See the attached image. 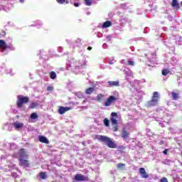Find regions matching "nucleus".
<instances>
[{
  "instance_id": "5fc2aeb1",
  "label": "nucleus",
  "mask_w": 182,
  "mask_h": 182,
  "mask_svg": "<svg viewBox=\"0 0 182 182\" xmlns=\"http://www.w3.org/2000/svg\"><path fill=\"white\" fill-rule=\"evenodd\" d=\"M12 176H13V177H16L17 175L16 173H13Z\"/></svg>"
},
{
  "instance_id": "bf43d9fd",
  "label": "nucleus",
  "mask_w": 182,
  "mask_h": 182,
  "mask_svg": "<svg viewBox=\"0 0 182 182\" xmlns=\"http://www.w3.org/2000/svg\"><path fill=\"white\" fill-rule=\"evenodd\" d=\"M73 1H75V0H70V4H72V2H73Z\"/></svg>"
},
{
  "instance_id": "603ef678",
  "label": "nucleus",
  "mask_w": 182,
  "mask_h": 182,
  "mask_svg": "<svg viewBox=\"0 0 182 182\" xmlns=\"http://www.w3.org/2000/svg\"><path fill=\"white\" fill-rule=\"evenodd\" d=\"M9 167H15V165L11 164L10 165H9Z\"/></svg>"
},
{
  "instance_id": "39448f33",
  "label": "nucleus",
  "mask_w": 182,
  "mask_h": 182,
  "mask_svg": "<svg viewBox=\"0 0 182 182\" xmlns=\"http://www.w3.org/2000/svg\"><path fill=\"white\" fill-rule=\"evenodd\" d=\"M29 102V98L28 97H23V95H18L17 100V107L21 109L23 103H28Z\"/></svg>"
},
{
  "instance_id": "b1692460",
  "label": "nucleus",
  "mask_w": 182,
  "mask_h": 182,
  "mask_svg": "<svg viewBox=\"0 0 182 182\" xmlns=\"http://www.w3.org/2000/svg\"><path fill=\"white\" fill-rule=\"evenodd\" d=\"M171 95L173 100H177V99H178V92H172Z\"/></svg>"
},
{
  "instance_id": "9d476101",
  "label": "nucleus",
  "mask_w": 182,
  "mask_h": 182,
  "mask_svg": "<svg viewBox=\"0 0 182 182\" xmlns=\"http://www.w3.org/2000/svg\"><path fill=\"white\" fill-rule=\"evenodd\" d=\"M18 156H19L18 160L28 159V154L23 149H20L18 152Z\"/></svg>"
},
{
  "instance_id": "1a4fd4ad",
  "label": "nucleus",
  "mask_w": 182,
  "mask_h": 182,
  "mask_svg": "<svg viewBox=\"0 0 182 182\" xmlns=\"http://www.w3.org/2000/svg\"><path fill=\"white\" fill-rule=\"evenodd\" d=\"M74 178L76 181H87V180H89L87 176L82 174H76Z\"/></svg>"
},
{
  "instance_id": "4468645a",
  "label": "nucleus",
  "mask_w": 182,
  "mask_h": 182,
  "mask_svg": "<svg viewBox=\"0 0 182 182\" xmlns=\"http://www.w3.org/2000/svg\"><path fill=\"white\" fill-rule=\"evenodd\" d=\"M13 126L16 130H19V129H22V127H23V123L16 121L13 124Z\"/></svg>"
},
{
  "instance_id": "bb28decb",
  "label": "nucleus",
  "mask_w": 182,
  "mask_h": 182,
  "mask_svg": "<svg viewBox=\"0 0 182 182\" xmlns=\"http://www.w3.org/2000/svg\"><path fill=\"white\" fill-rule=\"evenodd\" d=\"M31 119L32 120H35L36 119H38V114L36 112H33L31 114Z\"/></svg>"
},
{
  "instance_id": "680f3d73",
  "label": "nucleus",
  "mask_w": 182,
  "mask_h": 182,
  "mask_svg": "<svg viewBox=\"0 0 182 182\" xmlns=\"http://www.w3.org/2000/svg\"><path fill=\"white\" fill-rule=\"evenodd\" d=\"M90 13H89V12L87 13V15H90Z\"/></svg>"
},
{
  "instance_id": "ddd939ff",
  "label": "nucleus",
  "mask_w": 182,
  "mask_h": 182,
  "mask_svg": "<svg viewBox=\"0 0 182 182\" xmlns=\"http://www.w3.org/2000/svg\"><path fill=\"white\" fill-rule=\"evenodd\" d=\"M20 163L19 165L22 166L23 167H28L29 166V161H28V159H18Z\"/></svg>"
},
{
  "instance_id": "a211bd4d",
  "label": "nucleus",
  "mask_w": 182,
  "mask_h": 182,
  "mask_svg": "<svg viewBox=\"0 0 182 182\" xmlns=\"http://www.w3.org/2000/svg\"><path fill=\"white\" fill-rule=\"evenodd\" d=\"M41 105L40 101L32 102L29 105V109H35V107H38Z\"/></svg>"
},
{
  "instance_id": "13d9d810",
  "label": "nucleus",
  "mask_w": 182,
  "mask_h": 182,
  "mask_svg": "<svg viewBox=\"0 0 182 182\" xmlns=\"http://www.w3.org/2000/svg\"><path fill=\"white\" fill-rule=\"evenodd\" d=\"M65 3H66V4H69V0H66V1H65Z\"/></svg>"
},
{
  "instance_id": "4d7b16f0",
  "label": "nucleus",
  "mask_w": 182,
  "mask_h": 182,
  "mask_svg": "<svg viewBox=\"0 0 182 182\" xmlns=\"http://www.w3.org/2000/svg\"><path fill=\"white\" fill-rule=\"evenodd\" d=\"M114 131L117 132V127H115Z\"/></svg>"
},
{
  "instance_id": "423d86ee",
  "label": "nucleus",
  "mask_w": 182,
  "mask_h": 182,
  "mask_svg": "<svg viewBox=\"0 0 182 182\" xmlns=\"http://www.w3.org/2000/svg\"><path fill=\"white\" fill-rule=\"evenodd\" d=\"M105 100L106 101L104 102V106L105 107H109L111 105H113V103L117 100V98L113 95H111Z\"/></svg>"
},
{
  "instance_id": "5701e85b",
  "label": "nucleus",
  "mask_w": 182,
  "mask_h": 182,
  "mask_svg": "<svg viewBox=\"0 0 182 182\" xmlns=\"http://www.w3.org/2000/svg\"><path fill=\"white\" fill-rule=\"evenodd\" d=\"M75 95L76 97H77V99H83V93L80 92H75Z\"/></svg>"
},
{
  "instance_id": "0eeeda50",
  "label": "nucleus",
  "mask_w": 182,
  "mask_h": 182,
  "mask_svg": "<svg viewBox=\"0 0 182 182\" xmlns=\"http://www.w3.org/2000/svg\"><path fill=\"white\" fill-rule=\"evenodd\" d=\"M67 43H69L71 48H75V46H80L82 45V40L80 38H77L74 41H71L70 40H66Z\"/></svg>"
},
{
  "instance_id": "f257e3e1",
  "label": "nucleus",
  "mask_w": 182,
  "mask_h": 182,
  "mask_svg": "<svg viewBox=\"0 0 182 182\" xmlns=\"http://www.w3.org/2000/svg\"><path fill=\"white\" fill-rule=\"evenodd\" d=\"M86 63L83 60L72 58L70 60L67 62L68 69H71L73 72L77 73L78 70L83 69Z\"/></svg>"
},
{
  "instance_id": "58836bf2",
  "label": "nucleus",
  "mask_w": 182,
  "mask_h": 182,
  "mask_svg": "<svg viewBox=\"0 0 182 182\" xmlns=\"http://www.w3.org/2000/svg\"><path fill=\"white\" fill-rule=\"evenodd\" d=\"M117 167H118V168H123V167H124V164H117Z\"/></svg>"
},
{
  "instance_id": "c03bdc74",
  "label": "nucleus",
  "mask_w": 182,
  "mask_h": 182,
  "mask_svg": "<svg viewBox=\"0 0 182 182\" xmlns=\"http://www.w3.org/2000/svg\"><path fill=\"white\" fill-rule=\"evenodd\" d=\"M159 125L161 127H166V124L163 122H159Z\"/></svg>"
},
{
  "instance_id": "3c124183",
  "label": "nucleus",
  "mask_w": 182,
  "mask_h": 182,
  "mask_svg": "<svg viewBox=\"0 0 182 182\" xmlns=\"http://www.w3.org/2000/svg\"><path fill=\"white\" fill-rule=\"evenodd\" d=\"M168 151V150H167V149H165L164 151H163V153H164V154H167V152Z\"/></svg>"
},
{
  "instance_id": "0e129e2a",
  "label": "nucleus",
  "mask_w": 182,
  "mask_h": 182,
  "mask_svg": "<svg viewBox=\"0 0 182 182\" xmlns=\"http://www.w3.org/2000/svg\"><path fill=\"white\" fill-rule=\"evenodd\" d=\"M165 124H167V122H164Z\"/></svg>"
},
{
  "instance_id": "e2e57ef3",
  "label": "nucleus",
  "mask_w": 182,
  "mask_h": 182,
  "mask_svg": "<svg viewBox=\"0 0 182 182\" xmlns=\"http://www.w3.org/2000/svg\"><path fill=\"white\" fill-rule=\"evenodd\" d=\"M148 66H152L153 67V65H148Z\"/></svg>"
},
{
  "instance_id": "4be33fe9",
  "label": "nucleus",
  "mask_w": 182,
  "mask_h": 182,
  "mask_svg": "<svg viewBox=\"0 0 182 182\" xmlns=\"http://www.w3.org/2000/svg\"><path fill=\"white\" fill-rule=\"evenodd\" d=\"M122 137L124 138V139H129V132H127L126 129H123Z\"/></svg>"
},
{
  "instance_id": "20e7f679",
  "label": "nucleus",
  "mask_w": 182,
  "mask_h": 182,
  "mask_svg": "<svg viewBox=\"0 0 182 182\" xmlns=\"http://www.w3.org/2000/svg\"><path fill=\"white\" fill-rule=\"evenodd\" d=\"M97 140H100V141L105 143L110 149H116V144L110 140V138L106 136L100 135L97 136Z\"/></svg>"
},
{
  "instance_id": "9b49d317",
  "label": "nucleus",
  "mask_w": 182,
  "mask_h": 182,
  "mask_svg": "<svg viewBox=\"0 0 182 182\" xmlns=\"http://www.w3.org/2000/svg\"><path fill=\"white\" fill-rule=\"evenodd\" d=\"M69 110H72V107H59L58 112L59 114H65V113H66V112H69Z\"/></svg>"
},
{
  "instance_id": "79ce46f5",
  "label": "nucleus",
  "mask_w": 182,
  "mask_h": 182,
  "mask_svg": "<svg viewBox=\"0 0 182 182\" xmlns=\"http://www.w3.org/2000/svg\"><path fill=\"white\" fill-rule=\"evenodd\" d=\"M47 90H48V92H52V91L53 90V87L49 86V87H47Z\"/></svg>"
},
{
  "instance_id": "dca6fc26",
  "label": "nucleus",
  "mask_w": 182,
  "mask_h": 182,
  "mask_svg": "<svg viewBox=\"0 0 182 182\" xmlns=\"http://www.w3.org/2000/svg\"><path fill=\"white\" fill-rule=\"evenodd\" d=\"M38 140L41 143H45L46 144H49V140L44 136L40 135L38 136Z\"/></svg>"
},
{
  "instance_id": "7ed1b4c3",
  "label": "nucleus",
  "mask_w": 182,
  "mask_h": 182,
  "mask_svg": "<svg viewBox=\"0 0 182 182\" xmlns=\"http://www.w3.org/2000/svg\"><path fill=\"white\" fill-rule=\"evenodd\" d=\"M9 50H15V46L13 44L8 46L5 41L1 40V53H4V55H7Z\"/></svg>"
},
{
  "instance_id": "6ab92c4d",
  "label": "nucleus",
  "mask_w": 182,
  "mask_h": 182,
  "mask_svg": "<svg viewBox=\"0 0 182 182\" xmlns=\"http://www.w3.org/2000/svg\"><path fill=\"white\" fill-rule=\"evenodd\" d=\"M110 26H112V22L109 21H107L104 22L103 24L102 25V28L106 29V28H110Z\"/></svg>"
},
{
  "instance_id": "72a5a7b5",
  "label": "nucleus",
  "mask_w": 182,
  "mask_h": 182,
  "mask_svg": "<svg viewBox=\"0 0 182 182\" xmlns=\"http://www.w3.org/2000/svg\"><path fill=\"white\" fill-rule=\"evenodd\" d=\"M141 176L142 178H149V175L146 171L144 173H141Z\"/></svg>"
},
{
  "instance_id": "aec40b11",
  "label": "nucleus",
  "mask_w": 182,
  "mask_h": 182,
  "mask_svg": "<svg viewBox=\"0 0 182 182\" xmlns=\"http://www.w3.org/2000/svg\"><path fill=\"white\" fill-rule=\"evenodd\" d=\"M124 72L126 76H129L130 77H133V72H132L131 70L126 68L124 70Z\"/></svg>"
},
{
  "instance_id": "a878e982",
  "label": "nucleus",
  "mask_w": 182,
  "mask_h": 182,
  "mask_svg": "<svg viewBox=\"0 0 182 182\" xmlns=\"http://www.w3.org/2000/svg\"><path fill=\"white\" fill-rule=\"evenodd\" d=\"M103 122L106 127H109L110 126V121H109L107 118L104 119Z\"/></svg>"
},
{
  "instance_id": "a18cd8bd",
  "label": "nucleus",
  "mask_w": 182,
  "mask_h": 182,
  "mask_svg": "<svg viewBox=\"0 0 182 182\" xmlns=\"http://www.w3.org/2000/svg\"><path fill=\"white\" fill-rule=\"evenodd\" d=\"M58 52H63V48L60 47V48H58Z\"/></svg>"
},
{
  "instance_id": "f704fd0d",
  "label": "nucleus",
  "mask_w": 182,
  "mask_h": 182,
  "mask_svg": "<svg viewBox=\"0 0 182 182\" xmlns=\"http://www.w3.org/2000/svg\"><path fill=\"white\" fill-rule=\"evenodd\" d=\"M43 25V23H42V21H36V26H38V27H41Z\"/></svg>"
},
{
  "instance_id": "69168bd1",
  "label": "nucleus",
  "mask_w": 182,
  "mask_h": 182,
  "mask_svg": "<svg viewBox=\"0 0 182 182\" xmlns=\"http://www.w3.org/2000/svg\"><path fill=\"white\" fill-rule=\"evenodd\" d=\"M181 5L182 6V1L181 2Z\"/></svg>"
},
{
  "instance_id": "cd10ccee",
  "label": "nucleus",
  "mask_w": 182,
  "mask_h": 182,
  "mask_svg": "<svg viewBox=\"0 0 182 182\" xmlns=\"http://www.w3.org/2000/svg\"><path fill=\"white\" fill-rule=\"evenodd\" d=\"M127 63L129 66H134L135 63L134 60H133L132 59L129 58L127 60Z\"/></svg>"
},
{
  "instance_id": "6e6d98bb",
  "label": "nucleus",
  "mask_w": 182,
  "mask_h": 182,
  "mask_svg": "<svg viewBox=\"0 0 182 182\" xmlns=\"http://www.w3.org/2000/svg\"><path fill=\"white\" fill-rule=\"evenodd\" d=\"M87 50H92V47H88V48H87Z\"/></svg>"
},
{
  "instance_id": "c756f323",
  "label": "nucleus",
  "mask_w": 182,
  "mask_h": 182,
  "mask_svg": "<svg viewBox=\"0 0 182 182\" xmlns=\"http://www.w3.org/2000/svg\"><path fill=\"white\" fill-rule=\"evenodd\" d=\"M116 63V60H114V58L112 57L109 58V65H114Z\"/></svg>"
},
{
  "instance_id": "c9c22d12",
  "label": "nucleus",
  "mask_w": 182,
  "mask_h": 182,
  "mask_svg": "<svg viewBox=\"0 0 182 182\" xmlns=\"http://www.w3.org/2000/svg\"><path fill=\"white\" fill-rule=\"evenodd\" d=\"M121 63L122 65H124L125 66H127V65H128L127 60H122Z\"/></svg>"
},
{
  "instance_id": "052dcab7",
  "label": "nucleus",
  "mask_w": 182,
  "mask_h": 182,
  "mask_svg": "<svg viewBox=\"0 0 182 182\" xmlns=\"http://www.w3.org/2000/svg\"><path fill=\"white\" fill-rule=\"evenodd\" d=\"M86 102V100H85L83 102H82V104L85 103Z\"/></svg>"
},
{
  "instance_id": "ea45409f",
  "label": "nucleus",
  "mask_w": 182,
  "mask_h": 182,
  "mask_svg": "<svg viewBox=\"0 0 182 182\" xmlns=\"http://www.w3.org/2000/svg\"><path fill=\"white\" fill-rule=\"evenodd\" d=\"M160 182H168V181L167 180V178H162Z\"/></svg>"
},
{
  "instance_id": "412c9836",
  "label": "nucleus",
  "mask_w": 182,
  "mask_h": 182,
  "mask_svg": "<svg viewBox=\"0 0 182 182\" xmlns=\"http://www.w3.org/2000/svg\"><path fill=\"white\" fill-rule=\"evenodd\" d=\"M95 92V88L93 87H89L85 90L86 95H92Z\"/></svg>"
},
{
  "instance_id": "4c0bfd02",
  "label": "nucleus",
  "mask_w": 182,
  "mask_h": 182,
  "mask_svg": "<svg viewBox=\"0 0 182 182\" xmlns=\"http://www.w3.org/2000/svg\"><path fill=\"white\" fill-rule=\"evenodd\" d=\"M139 172L141 174H144V173H146V169H144V168H139Z\"/></svg>"
},
{
  "instance_id": "f3484780",
  "label": "nucleus",
  "mask_w": 182,
  "mask_h": 182,
  "mask_svg": "<svg viewBox=\"0 0 182 182\" xmlns=\"http://www.w3.org/2000/svg\"><path fill=\"white\" fill-rule=\"evenodd\" d=\"M107 85L109 87H113V86H119V81H108Z\"/></svg>"
},
{
  "instance_id": "864d4df0",
  "label": "nucleus",
  "mask_w": 182,
  "mask_h": 182,
  "mask_svg": "<svg viewBox=\"0 0 182 182\" xmlns=\"http://www.w3.org/2000/svg\"><path fill=\"white\" fill-rule=\"evenodd\" d=\"M152 56H154V57L152 58V59H154V58H156V53H153V54H152Z\"/></svg>"
},
{
  "instance_id": "393cba45",
  "label": "nucleus",
  "mask_w": 182,
  "mask_h": 182,
  "mask_svg": "<svg viewBox=\"0 0 182 182\" xmlns=\"http://www.w3.org/2000/svg\"><path fill=\"white\" fill-rule=\"evenodd\" d=\"M171 6L173 8H178V0H172Z\"/></svg>"
},
{
  "instance_id": "f03ea898",
  "label": "nucleus",
  "mask_w": 182,
  "mask_h": 182,
  "mask_svg": "<svg viewBox=\"0 0 182 182\" xmlns=\"http://www.w3.org/2000/svg\"><path fill=\"white\" fill-rule=\"evenodd\" d=\"M159 100H160L159 92H154L151 100L146 103V107H154L156 105H159Z\"/></svg>"
},
{
  "instance_id": "09e8293b",
  "label": "nucleus",
  "mask_w": 182,
  "mask_h": 182,
  "mask_svg": "<svg viewBox=\"0 0 182 182\" xmlns=\"http://www.w3.org/2000/svg\"><path fill=\"white\" fill-rule=\"evenodd\" d=\"M102 36H103V35H102V33H99L97 34V37H98V38H102Z\"/></svg>"
},
{
  "instance_id": "8fccbe9b",
  "label": "nucleus",
  "mask_w": 182,
  "mask_h": 182,
  "mask_svg": "<svg viewBox=\"0 0 182 182\" xmlns=\"http://www.w3.org/2000/svg\"><path fill=\"white\" fill-rule=\"evenodd\" d=\"M20 4H25V0H18Z\"/></svg>"
},
{
  "instance_id": "c85d7f7f",
  "label": "nucleus",
  "mask_w": 182,
  "mask_h": 182,
  "mask_svg": "<svg viewBox=\"0 0 182 182\" xmlns=\"http://www.w3.org/2000/svg\"><path fill=\"white\" fill-rule=\"evenodd\" d=\"M50 79H53V80L56 79V73H55L53 71L50 73Z\"/></svg>"
},
{
  "instance_id": "a19ab883",
  "label": "nucleus",
  "mask_w": 182,
  "mask_h": 182,
  "mask_svg": "<svg viewBox=\"0 0 182 182\" xmlns=\"http://www.w3.org/2000/svg\"><path fill=\"white\" fill-rule=\"evenodd\" d=\"M74 6H75L76 8H78V6H80V3L74 2Z\"/></svg>"
},
{
  "instance_id": "2eb2a0df",
  "label": "nucleus",
  "mask_w": 182,
  "mask_h": 182,
  "mask_svg": "<svg viewBox=\"0 0 182 182\" xmlns=\"http://www.w3.org/2000/svg\"><path fill=\"white\" fill-rule=\"evenodd\" d=\"M2 72H4V73H6L7 75L9 74L11 76H14V73H12V69L8 68L5 66L1 67Z\"/></svg>"
},
{
  "instance_id": "7c9ffc66",
  "label": "nucleus",
  "mask_w": 182,
  "mask_h": 182,
  "mask_svg": "<svg viewBox=\"0 0 182 182\" xmlns=\"http://www.w3.org/2000/svg\"><path fill=\"white\" fill-rule=\"evenodd\" d=\"M40 177L42 178V180H46V173L41 172L40 173Z\"/></svg>"
},
{
  "instance_id": "37998d69",
  "label": "nucleus",
  "mask_w": 182,
  "mask_h": 182,
  "mask_svg": "<svg viewBox=\"0 0 182 182\" xmlns=\"http://www.w3.org/2000/svg\"><path fill=\"white\" fill-rule=\"evenodd\" d=\"M111 40H112V36H107V41L108 42H110Z\"/></svg>"
},
{
  "instance_id": "49530a36",
  "label": "nucleus",
  "mask_w": 182,
  "mask_h": 182,
  "mask_svg": "<svg viewBox=\"0 0 182 182\" xmlns=\"http://www.w3.org/2000/svg\"><path fill=\"white\" fill-rule=\"evenodd\" d=\"M102 48H103L104 49H106V48H107V43H104V44L102 45Z\"/></svg>"
},
{
  "instance_id": "e433bc0d",
  "label": "nucleus",
  "mask_w": 182,
  "mask_h": 182,
  "mask_svg": "<svg viewBox=\"0 0 182 182\" xmlns=\"http://www.w3.org/2000/svg\"><path fill=\"white\" fill-rule=\"evenodd\" d=\"M56 1L58 2V4L63 5V4H64L66 1V0H56Z\"/></svg>"
},
{
  "instance_id": "de8ad7c7",
  "label": "nucleus",
  "mask_w": 182,
  "mask_h": 182,
  "mask_svg": "<svg viewBox=\"0 0 182 182\" xmlns=\"http://www.w3.org/2000/svg\"><path fill=\"white\" fill-rule=\"evenodd\" d=\"M6 35V33L4 31H2L1 36H5Z\"/></svg>"
},
{
  "instance_id": "2f4dec72",
  "label": "nucleus",
  "mask_w": 182,
  "mask_h": 182,
  "mask_svg": "<svg viewBox=\"0 0 182 182\" xmlns=\"http://www.w3.org/2000/svg\"><path fill=\"white\" fill-rule=\"evenodd\" d=\"M168 73H170V70H168V69L162 70L163 76H167Z\"/></svg>"
},
{
  "instance_id": "6e6552de",
  "label": "nucleus",
  "mask_w": 182,
  "mask_h": 182,
  "mask_svg": "<svg viewBox=\"0 0 182 182\" xmlns=\"http://www.w3.org/2000/svg\"><path fill=\"white\" fill-rule=\"evenodd\" d=\"M95 100L98 103H103V102H106V95L102 93H100L97 95Z\"/></svg>"
},
{
  "instance_id": "f8f14e48",
  "label": "nucleus",
  "mask_w": 182,
  "mask_h": 182,
  "mask_svg": "<svg viewBox=\"0 0 182 182\" xmlns=\"http://www.w3.org/2000/svg\"><path fill=\"white\" fill-rule=\"evenodd\" d=\"M117 113L112 112L111 113V123L112 126H117Z\"/></svg>"
},
{
  "instance_id": "473e14b6",
  "label": "nucleus",
  "mask_w": 182,
  "mask_h": 182,
  "mask_svg": "<svg viewBox=\"0 0 182 182\" xmlns=\"http://www.w3.org/2000/svg\"><path fill=\"white\" fill-rule=\"evenodd\" d=\"M85 3L87 6H90L92 5V0H85Z\"/></svg>"
}]
</instances>
